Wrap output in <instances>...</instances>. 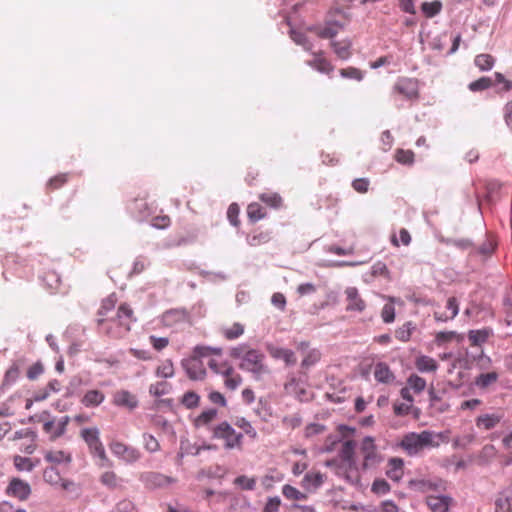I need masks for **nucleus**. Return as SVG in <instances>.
<instances>
[{"label":"nucleus","instance_id":"1","mask_svg":"<svg viewBox=\"0 0 512 512\" xmlns=\"http://www.w3.org/2000/svg\"><path fill=\"white\" fill-rule=\"evenodd\" d=\"M116 302L113 295L102 300L96 314V324L100 334L112 339H121L129 333L136 318L128 304L122 303L116 309Z\"/></svg>","mask_w":512,"mask_h":512},{"label":"nucleus","instance_id":"2","mask_svg":"<svg viewBox=\"0 0 512 512\" xmlns=\"http://www.w3.org/2000/svg\"><path fill=\"white\" fill-rule=\"evenodd\" d=\"M230 356L234 359H241L240 368L251 372L256 379L270 372L269 368L264 364V354L259 350L250 348L246 344L232 348Z\"/></svg>","mask_w":512,"mask_h":512},{"label":"nucleus","instance_id":"3","mask_svg":"<svg viewBox=\"0 0 512 512\" xmlns=\"http://www.w3.org/2000/svg\"><path fill=\"white\" fill-rule=\"evenodd\" d=\"M212 438L222 442L225 450H243V433L236 431L227 421L212 427Z\"/></svg>","mask_w":512,"mask_h":512},{"label":"nucleus","instance_id":"4","mask_svg":"<svg viewBox=\"0 0 512 512\" xmlns=\"http://www.w3.org/2000/svg\"><path fill=\"white\" fill-rule=\"evenodd\" d=\"M436 446H438V443L434 440V433L427 430L421 433H408L401 441V447L407 451L409 455L417 454L426 447Z\"/></svg>","mask_w":512,"mask_h":512},{"label":"nucleus","instance_id":"5","mask_svg":"<svg viewBox=\"0 0 512 512\" xmlns=\"http://www.w3.org/2000/svg\"><path fill=\"white\" fill-rule=\"evenodd\" d=\"M80 437L87 444L90 454L100 460V466H110L111 462L107 457L103 443L100 440V431L97 427L84 428L80 431Z\"/></svg>","mask_w":512,"mask_h":512},{"label":"nucleus","instance_id":"6","mask_svg":"<svg viewBox=\"0 0 512 512\" xmlns=\"http://www.w3.org/2000/svg\"><path fill=\"white\" fill-rule=\"evenodd\" d=\"M355 442L352 440H346L341 444L339 450V457L342 461L343 466L347 469L346 479L348 481H358V465L355 459Z\"/></svg>","mask_w":512,"mask_h":512},{"label":"nucleus","instance_id":"7","mask_svg":"<svg viewBox=\"0 0 512 512\" xmlns=\"http://www.w3.org/2000/svg\"><path fill=\"white\" fill-rule=\"evenodd\" d=\"M359 452L363 459L362 468L364 470L375 467L382 461V457L375 445L374 438L370 436H367L362 440Z\"/></svg>","mask_w":512,"mask_h":512},{"label":"nucleus","instance_id":"8","mask_svg":"<svg viewBox=\"0 0 512 512\" xmlns=\"http://www.w3.org/2000/svg\"><path fill=\"white\" fill-rule=\"evenodd\" d=\"M139 479L148 490L166 488L176 482L175 478L156 471L143 472Z\"/></svg>","mask_w":512,"mask_h":512},{"label":"nucleus","instance_id":"9","mask_svg":"<svg viewBox=\"0 0 512 512\" xmlns=\"http://www.w3.org/2000/svg\"><path fill=\"white\" fill-rule=\"evenodd\" d=\"M393 93L402 96L406 100L415 101L419 98L418 81L408 77L399 78L393 86Z\"/></svg>","mask_w":512,"mask_h":512},{"label":"nucleus","instance_id":"10","mask_svg":"<svg viewBox=\"0 0 512 512\" xmlns=\"http://www.w3.org/2000/svg\"><path fill=\"white\" fill-rule=\"evenodd\" d=\"M110 450L114 456L122 459L126 463H134L141 457V453L138 449L120 441H113L110 444Z\"/></svg>","mask_w":512,"mask_h":512},{"label":"nucleus","instance_id":"11","mask_svg":"<svg viewBox=\"0 0 512 512\" xmlns=\"http://www.w3.org/2000/svg\"><path fill=\"white\" fill-rule=\"evenodd\" d=\"M181 365L189 379L198 381L206 377V368L202 360L192 356L183 359Z\"/></svg>","mask_w":512,"mask_h":512},{"label":"nucleus","instance_id":"12","mask_svg":"<svg viewBox=\"0 0 512 512\" xmlns=\"http://www.w3.org/2000/svg\"><path fill=\"white\" fill-rule=\"evenodd\" d=\"M286 394L296 397L300 401H306L309 398L306 381L302 378L292 376L284 385Z\"/></svg>","mask_w":512,"mask_h":512},{"label":"nucleus","instance_id":"13","mask_svg":"<svg viewBox=\"0 0 512 512\" xmlns=\"http://www.w3.org/2000/svg\"><path fill=\"white\" fill-rule=\"evenodd\" d=\"M6 493L20 501H25L31 495V486L28 482L15 477L10 480Z\"/></svg>","mask_w":512,"mask_h":512},{"label":"nucleus","instance_id":"14","mask_svg":"<svg viewBox=\"0 0 512 512\" xmlns=\"http://www.w3.org/2000/svg\"><path fill=\"white\" fill-rule=\"evenodd\" d=\"M346 296V310L351 312H363L366 308V303L361 297L356 287H348L345 290Z\"/></svg>","mask_w":512,"mask_h":512},{"label":"nucleus","instance_id":"15","mask_svg":"<svg viewBox=\"0 0 512 512\" xmlns=\"http://www.w3.org/2000/svg\"><path fill=\"white\" fill-rule=\"evenodd\" d=\"M68 423V416L61 418L58 422L47 419L43 423V431L47 433L52 440H55L65 433Z\"/></svg>","mask_w":512,"mask_h":512},{"label":"nucleus","instance_id":"16","mask_svg":"<svg viewBox=\"0 0 512 512\" xmlns=\"http://www.w3.org/2000/svg\"><path fill=\"white\" fill-rule=\"evenodd\" d=\"M502 418L503 415L500 413H485L476 418L475 424L477 428L487 431L495 428Z\"/></svg>","mask_w":512,"mask_h":512},{"label":"nucleus","instance_id":"17","mask_svg":"<svg viewBox=\"0 0 512 512\" xmlns=\"http://www.w3.org/2000/svg\"><path fill=\"white\" fill-rule=\"evenodd\" d=\"M113 403L119 407L134 409L138 405V400L131 392L127 390H119L113 396Z\"/></svg>","mask_w":512,"mask_h":512},{"label":"nucleus","instance_id":"18","mask_svg":"<svg viewBox=\"0 0 512 512\" xmlns=\"http://www.w3.org/2000/svg\"><path fill=\"white\" fill-rule=\"evenodd\" d=\"M373 374L375 380L383 384H390L395 379L390 367L384 362H378L375 364Z\"/></svg>","mask_w":512,"mask_h":512},{"label":"nucleus","instance_id":"19","mask_svg":"<svg viewBox=\"0 0 512 512\" xmlns=\"http://www.w3.org/2000/svg\"><path fill=\"white\" fill-rule=\"evenodd\" d=\"M446 308L449 311V313L438 311L434 312V318L436 321L446 322L448 320L454 319L457 316L459 312V305L457 299L455 297H450L447 300Z\"/></svg>","mask_w":512,"mask_h":512},{"label":"nucleus","instance_id":"20","mask_svg":"<svg viewBox=\"0 0 512 512\" xmlns=\"http://www.w3.org/2000/svg\"><path fill=\"white\" fill-rule=\"evenodd\" d=\"M308 65L324 74H331L334 70L332 63L323 56V53L314 54V58L308 62Z\"/></svg>","mask_w":512,"mask_h":512},{"label":"nucleus","instance_id":"21","mask_svg":"<svg viewBox=\"0 0 512 512\" xmlns=\"http://www.w3.org/2000/svg\"><path fill=\"white\" fill-rule=\"evenodd\" d=\"M451 498L447 496H429L426 503L431 512H448Z\"/></svg>","mask_w":512,"mask_h":512},{"label":"nucleus","instance_id":"22","mask_svg":"<svg viewBox=\"0 0 512 512\" xmlns=\"http://www.w3.org/2000/svg\"><path fill=\"white\" fill-rule=\"evenodd\" d=\"M331 46L336 56L341 60H347L352 55V42L349 39H343L340 41H332Z\"/></svg>","mask_w":512,"mask_h":512},{"label":"nucleus","instance_id":"23","mask_svg":"<svg viewBox=\"0 0 512 512\" xmlns=\"http://www.w3.org/2000/svg\"><path fill=\"white\" fill-rule=\"evenodd\" d=\"M105 400V394L97 389H91L85 392L81 398V403L85 407H97Z\"/></svg>","mask_w":512,"mask_h":512},{"label":"nucleus","instance_id":"24","mask_svg":"<svg viewBox=\"0 0 512 512\" xmlns=\"http://www.w3.org/2000/svg\"><path fill=\"white\" fill-rule=\"evenodd\" d=\"M245 327L239 322H235L231 325H223L220 327V334L227 340H235L244 334Z\"/></svg>","mask_w":512,"mask_h":512},{"label":"nucleus","instance_id":"25","mask_svg":"<svg viewBox=\"0 0 512 512\" xmlns=\"http://www.w3.org/2000/svg\"><path fill=\"white\" fill-rule=\"evenodd\" d=\"M47 462L52 464H68L72 460L71 453L64 450H49L44 454Z\"/></svg>","mask_w":512,"mask_h":512},{"label":"nucleus","instance_id":"26","mask_svg":"<svg viewBox=\"0 0 512 512\" xmlns=\"http://www.w3.org/2000/svg\"><path fill=\"white\" fill-rule=\"evenodd\" d=\"M493 332L490 328H483L479 330H470L468 333V339L471 346H481L484 344Z\"/></svg>","mask_w":512,"mask_h":512},{"label":"nucleus","instance_id":"27","mask_svg":"<svg viewBox=\"0 0 512 512\" xmlns=\"http://www.w3.org/2000/svg\"><path fill=\"white\" fill-rule=\"evenodd\" d=\"M403 460L400 458H391L388 462L386 475L393 481H399L403 476Z\"/></svg>","mask_w":512,"mask_h":512},{"label":"nucleus","instance_id":"28","mask_svg":"<svg viewBox=\"0 0 512 512\" xmlns=\"http://www.w3.org/2000/svg\"><path fill=\"white\" fill-rule=\"evenodd\" d=\"M324 474L318 471L307 473L303 478V486L308 490H316L324 483Z\"/></svg>","mask_w":512,"mask_h":512},{"label":"nucleus","instance_id":"29","mask_svg":"<svg viewBox=\"0 0 512 512\" xmlns=\"http://www.w3.org/2000/svg\"><path fill=\"white\" fill-rule=\"evenodd\" d=\"M415 367L420 372H435L438 369V363L432 357L421 355L415 359Z\"/></svg>","mask_w":512,"mask_h":512},{"label":"nucleus","instance_id":"30","mask_svg":"<svg viewBox=\"0 0 512 512\" xmlns=\"http://www.w3.org/2000/svg\"><path fill=\"white\" fill-rule=\"evenodd\" d=\"M13 464L17 471L31 472L39 464V459L33 460L31 458L15 455L13 457Z\"/></svg>","mask_w":512,"mask_h":512},{"label":"nucleus","instance_id":"31","mask_svg":"<svg viewBox=\"0 0 512 512\" xmlns=\"http://www.w3.org/2000/svg\"><path fill=\"white\" fill-rule=\"evenodd\" d=\"M223 377L224 385L229 390H236L242 383L241 375L235 371L232 365L228 368Z\"/></svg>","mask_w":512,"mask_h":512},{"label":"nucleus","instance_id":"32","mask_svg":"<svg viewBox=\"0 0 512 512\" xmlns=\"http://www.w3.org/2000/svg\"><path fill=\"white\" fill-rule=\"evenodd\" d=\"M155 375L159 378H172L175 375L174 363L171 359L162 360L155 369Z\"/></svg>","mask_w":512,"mask_h":512},{"label":"nucleus","instance_id":"33","mask_svg":"<svg viewBox=\"0 0 512 512\" xmlns=\"http://www.w3.org/2000/svg\"><path fill=\"white\" fill-rule=\"evenodd\" d=\"M499 378L497 372L481 373L475 378L474 384L480 389H486L495 384Z\"/></svg>","mask_w":512,"mask_h":512},{"label":"nucleus","instance_id":"34","mask_svg":"<svg viewBox=\"0 0 512 512\" xmlns=\"http://www.w3.org/2000/svg\"><path fill=\"white\" fill-rule=\"evenodd\" d=\"M271 234L268 231H263L260 229H255L249 236H248V243L250 246H260L263 244H266L270 241Z\"/></svg>","mask_w":512,"mask_h":512},{"label":"nucleus","instance_id":"35","mask_svg":"<svg viewBox=\"0 0 512 512\" xmlns=\"http://www.w3.org/2000/svg\"><path fill=\"white\" fill-rule=\"evenodd\" d=\"M415 329L416 325L412 321L405 322L402 326L396 329L395 337L401 342H408Z\"/></svg>","mask_w":512,"mask_h":512},{"label":"nucleus","instance_id":"36","mask_svg":"<svg viewBox=\"0 0 512 512\" xmlns=\"http://www.w3.org/2000/svg\"><path fill=\"white\" fill-rule=\"evenodd\" d=\"M247 216L251 222H257L266 217V211L259 203L252 202L247 206Z\"/></svg>","mask_w":512,"mask_h":512},{"label":"nucleus","instance_id":"37","mask_svg":"<svg viewBox=\"0 0 512 512\" xmlns=\"http://www.w3.org/2000/svg\"><path fill=\"white\" fill-rule=\"evenodd\" d=\"M259 199L266 205L277 209L282 206L283 200L278 193L266 192L259 195Z\"/></svg>","mask_w":512,"mask_h":512},{"label":"nucleus","instance_id":"38","mask_svg":"<svg viewBox=\"0 0 512 512\" xmlns=\"http://www.w3.org/2000/svg\"><path fill=\"white\" fill-rule=\"evenodd\" d=\"M341 28L342 26L337 23H328L324 27L317 29V35L323 39H331L338 34Z\"/></svg>","mask_w":512,"mask_h":512},{"label":"nucleus","instance_id":"39","mask_svg":"<svg viewBox=\"0 0 512 512\" xmlns=\"http://www.w3.org/2000/svg\"><path fill=\"white\" fill-rule=\"evenodd\" d=\"M171 384L166 381H158L149 386V393L154 397H161L171 391Z\"/></svg>","mask_w":512,"mask_h":512},{"label":"nucleus","instance_id":"40","mask_svg":"<svg viewBox=\"0 0 512 512\" xmlns=\"http://www.w3.org/2000/svg\"><path fill=\"white\" fill-rule=\"evenodd\" d=\"M272 356L275 358L282 359L285 361L287 365H293L296 363L297 359L295 353L292 350L277 348L271 352Z\"/></svg>","mask_w":512,"mask_h":512},{"label":"nucleus","instance_id":"41","mask_svg":"<svg viewBox=\"0 0 512 512\" xmlns=\"http://www.w3.org/2000/svg\"><path fill=\"white\" fill-rule=\"evenodd\" d=\"M221 353H222L221 348H213V347H208V346H196L193 349L191 356L193 358H197V359L201 360L204 357H208L213 354L220 355Z\"/></svg>","mask_w":512,"mask_h":512},{"label":"nucleus","instance_id":"42","mask_svg":"<svg viewBox=\"0 0 512 512\" xmlns=\"http://www.w3.org/2000/svg\"><path fill=\"white\" fill-rule=\"evenodd\" d=\"M217 416V410L216 409H207L202 411L197 418L195 419V426H207L210 424Z\"/></svg>","mask_w":512,"mask_h":512},{"label":"nucleus","instance_id":"43","mask_svg":"<svg viewBox=\"0 0 512 512\" xmlns=\"http://www.w3.org/2000/svg\"><path fill=\"white\" fill-rule=\"evenodd\" d=\"M407 386L415 393L419 394L426 388V380L416 374H412L407 379Z\"/></svg>","mask_w":512,"mask_h":512},{"label":"nucleus","instance_id":"44","mask_svg":"<svg viewBox=\"0 0 512 512\" xmlns=\"http://www.w3.org/2000/svg\"><path fill=\"white\" fill-rule=\"evenodd\" d=\"M44 480L51 485H62V478L58 470L54 467H47L43 471Z\"/></svg>","mask_w":512,"mask_h":512},{"label":"nucleus","instance_id":"45","mask_svg":"<svg viewBox=\"0 0 512 512\" xmlns=\"http://www.w3.org/2000/svg\"><path fill=\"white\" fill-rule=\"evenodd\" d=\"M475 65L482 71L492 69L494 65V58L490 54H479L475 57Z\"/></svg>","mask_w":512,"mask_h":512},{"label":"nucleus","instance_id":"46","mask_svg":"<svg viewBox=\"0 0 512 512\" xmlns=\"http://www.w3.org/2000/svg\"><path fill=\"white\" fill-rule=\"evenodd\" d=\"M180 402L187 409H193L199 406L200 396L194 391H188L182 396Z\"/></svg>","mask_w":512,"mask_h":512},{"label":"nucleus","instance_id":"47","mask_svg":"<svg viewBox=\"0 0 512 512\" xmlns=\"http://www.w3.org/2000/svg\"><path fill=\"white\" fill-rule=\"evenodd\" d=\"M188 314L185 310H169L164 313L163 319L167 324H172L178 321H183L187 318Z\"/></svg>","mask_w":512,"mask_h":512},{"label":"nucleus","instance_id":"48","mask_svg":"<svg viewBox=\"0 0 512 512\" xmlns=\"http://www.w3.org/2000/svg\"><path fill=\"white\" fill-rule=\"evenodd\" d=\"M442 8V4L439 1L433 2H424L421 5V10L425 14L426 17L432 18L437 15Z\"/></svg>","mask_w":512,"mask_h":512},{"label":"nucleus","instance_id":"49","mask_svg":"<svg viewBox=\"0 0 512 512\" xmlns=\"http://www.w3.org/2000/svg\"><path fill=\"white\" fill-rule=\"evenodd\" d=\"M493 85V81L489 77H481L469 84V90L472 92L484 91Z\"/></svg>","mask_w":512,"mask_h":512},{"label":"nucleus","instance_id":"50","mask_svg":"<svg viewBox=\"0 0 512 512\" xmlns=\"http://www.w3.org/2000/svg\"><path fill=\"white\" fill-rule=\"evenodd\" d=\"M235 425L238 428H240L250 438L255 439L257 437V431L246 418H237L235 421Z\"/></svg>","mask_w":512,"mask_h":512},{"label":"nucleus","instance_id":"51","mask_svg":"<svg viewBox=\"0 0 512 512\" xmlns=\"http://www.w3.org/2000/svg\"><path fill=\"white\" fill-rule=\"evenodd\" d=\"M389 303H386L381 310V318L384 323H392L395 320V307L393 298H389Z\"/></svg>","mask_w":512,"mask_h":512},{"label":"nucleus","instance_id":"52","mask_svg":"<svg viewBox=\"0 0 512 512\" xmlns=\"http://www.w3.org/2000/svg\"><path fill=\"white\" fill-rule=\"evenodd\" d=\"M234 484L242 490H254L256 486V478L241 475L235 478Z\"/></svg>","mask_w":512,"mask_h":512},{"label":"nucleus","instance_id":"53","mask_svg":"<svg viewBox=\"0 0 512 512\" xmlns=\"http://www.w3.org/2000/svg\"><path fill=\"white\" fill-rule=\"evenodd\" d=\"M282 493L289 500H305L307 498L306 494L288 484L283 486Z\"/></svg>","mask_w":512,"mask_h":512},{"label":"nucleus","instance_id":"54","mask_svg":"<svg viewBox=\"0 0 512 512\" xmlns=\"http://www.w3.org/2000/svg\"><path fill=\"white\" fill-rule=\"evenodd\" d=\"M142 438H143L144 448L148 452L155 453L160 450V444H159L158 440L152 434L144 433Z\"/></svg>","mask_w":512,"mask_h":512},{"label":"nucleus","instance_id":"55","mask_svg":"<svg viewBox=\"0 0 512 512\" xmlns=\"http://www.w3.org/2000/svg\"><path fill=\"white\" fill-rule=\"evenodd\" d=\"M395 160L404 165H411L414 162V153L412 150L398 149L395 152Z\"/></svg>","mask_w":512,"mask_h":512},{"label":"nucleus","instance_id":"56","mask_svg":"<svg viewBox=\"0 0 512 512\" xmlns=\"http://www.w3.org/2000/svg\"><path fill=\"white\" fill-rule=\"evenodd\" d=\"M410 485L412 488H414L415 490L420 491V492H428L430 490H435L437 488L435 483H433L430 480H424V479L412 480L410 482Z\"/></svg>","mask_w":512,"mask_h":512},{"label":"nucleus","instance_id":"57","mask_svg":"<svg viewBox=\"0 0 512 512\" xmlns=\"http://www.w3.org/2000/svg\"><path fill=\"white\" fill-rule=\"evenodd\" d=\"M340 75L343 78L353 79L361 81L364 77L363 72L356 67H347L339 70Z\"/></svg>","mask_w":512,"mask_h":512},{"label":"nucleus","instance_id":"58","mask_svg":"<svg viewBox=\"0 0 512 512\" xmlns=\"http://www.w3.org/2000/svg\"><path fill=\"white\" fill-rule=\"evenodd\" d=\"M209 368L216 374L224 375L227 372L228 368H230V364L226 361L219 362L216 359H210L207 363Z\"/></svg>","mask_w":512,"mask_h":512},{"label":"nucleus","instance_id":"59","mask_svg":"<svg viewBox=\"0 0 512 512\" xmlns=\"http://www.w3.org/2000/svg\"><path fill=\"white\" fill-rule=\"evenodd\" d=\"M495 512H512L511 501L507 496L500 495L496 499Z\"/></svg>","mask_w":512,"mask_h":512},{"label":"nucleus","instance_id":"60","mask_svg":"<svg viewBox=\"0 0 512 512\" xmlns=\"http://www.w3.org/2000/svg\"><path fill=\"white\" fill-rule=\"evenodd\" d=\"M67 181H68V174L61 173V174H58V175L52 177L49 180L47 187L50 190H56V189L61 188Z\"/></svg>","mask_w":512,"mask_h":512},{"label":"nucleus","instance_id":"61","mask_svg":"<svg viewBox=\"0 0 512 512\" xmlns=\"http://www.w3.org/2000/svg\"><path fill=\"white\" fill-rule=\"evenodd\" d=\"M100 481L108 488H116L118 485V477L113 471H107L101 475Z\"/></svg>","mask_w":512,"mask_h":512},{"label":"nucleus","instance_id":"62","mask_svg":"<svg viewBox=\"0 0 512 512\" xmlns=\"http://www.w3.org/2000/svg\"><path fill=\"white\" fill-rule=\"evenodd\" d=\"M321 358V354L318 350H311L307 353V355L302 360V367L303 368H309L313 365H315Z\"/></svg>","mask_w":512,"mask_h":512},{"label":"nucleus","instance_id":"63","mask_svg":"<svg viewBox=\"0 0 512 512\" xmlns=\"http://www.w3.org/2000/svg\"><path fill=\"white\" fill-rule=\"evenodd\" d=\"M149 342L156 351H162L165 349L170 341L167 337H157L155 335L149 336Z\"/></svg>","mask_w":512,"mask_h":512},{"label":"nucleus","instance_id":"64","mask_svg":"<svg viewBox=\"0 0 512 512\" xmlns=\"http://www.w3.org/2000/svg\"><path fill=\"white\" fill-rule=\"evenodd\" d=\"M112 512H138L135 504L128 499L119 501Z\"/></svg>","mask_w":512,"mask_h":512}]
</instances>
